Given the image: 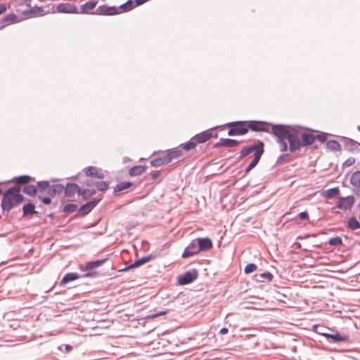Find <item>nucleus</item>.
<instances>
[{
    "label": "nucleus",
    "mask_w": 360,
    "mask_h": 360,
    "mask_svg": "<svg viewBox=\"0 0 360 360\" xmlns=\"http://www.w3.org/2000/svg\"><path fill=\"white\" fill-rule=\"evenodd\" d=\"M229 136L243 135L248 132V122H235L228 124Z\"/></svg>",
    "instance_id": "obj_4"
},
{
    "label": "nucleus",
    "mask_w": 360,
    "mask_h": 360,
    "mask_svg": "<svg viewBox=\"0 0 360 360\" xmlns=\"http://www.w3.org/2000/svg\"><path fill=\"white\" fill-rule=\"evenodd\" d=\"M172 159H152L150 165L152 167H158L165 165L171 162Z\"/></svg>",
    "instance_id": "obj_36"
},
{
    "label": "nucleus",
    "mask_w": 360,
    "mask_h": 360,
    "mask_svg": "<svg viewBox=\"0 0 360 360\" xmlns=\"http://www.w3.org/2000/svg\"><path fill=\"white\" fill-rule=\"evenodd\" d=\"M134 8V1L131 0H129L125 4L121 5L118 9L122 10L123 11H128L131 10Z\"/></svg>",
    "instance_id": "obj_42"
},
{
    "label": "nucleus",
    "mask_w": 360,
    "mask_h": 360,
    "mask_svg": "<svg viewBox=\"0 0 360 360\" xmlns=\"http://www.w3.org/2000/svg\"><path fill=\"white\" fill-rule=\"evenodd\" d=\"M196 243L197 241L195 240V238L189 243L182 253V258H188L200 253V251L198 250V247Z\"/></svg>",
    "instance_id": "obj_12"
},
{
    "label": "nucleus",
    "mask_w": 360,
    "mask_h": 360,
    "mask_svg": "<svg viewBox=\"0 0 360 360\" xmlns=\"http://www.w3.org/2000/svg\"><path fill=\"white\" fill-rule=\"evenodd\" d=\"M135 269V268H134V267L131 266V264H130V265H128V266H125V267H124V268H122V269H120L118 271H120V272H124V271H129V270H131V269Z\"/></svg>",
    "instance_id": "obj_54"
},
{
    "label": "nucleus",
    "mask_w": 360,
    "mask_h": 360,
    "mask_svg": "<svg viewBox=\"0 0 360 360\" xmlns=\"http://www.w3.org/2000/svg\"><path fill=\"white\" fill-rule=\"evenodd\" d=\"M80 187L78 184L75 183H67L65 186H64V195L66 198H72L77 193L78 195H79Z\"/></svg>",
    "instance_id": "obj_14"
},
{
    "label": "nucleus",
    "mask_w": 360,
    "mask_h": 360,
    "mask_svg": "<svg viewBox=\"0 0 360 360\" xmlns=\"http://www.w3.org/2000/svg\"><path fill=\"white\" fill-rule=\"evenodd\" d=\"M132 186H134V183L131 181H121L114 187L113 194H117L120 192L124 191Z\"/></svg>",
    "instance_id": "obj_26"
},
{
    "label": "nucleus",
    "mask_w": 360,
    "mask_h": 360,
    "mask_svg": "<svg viewBox=\"0 0 360 360\" xmlns=\"http://www.w3.org/2000/svg\"><path fill=\"white\" fill-rule=\"evenodd\" d=\"M212 136V134L210 131L207 130L200 134H196L193 137V141L196 144L203 143L210 140Z\"/></svg>",
    "instance_id": "obj_21"
},
{
    "label": "nucleus",
    "mask_w": 360,
    "mask_h": 360,
    "mask_svg": "<svg viewBox=\"0 0 360 360\" xmlns=\"http://www.w3.org/2000/svg\"><path fill=\"white\" fill-rule=\"evenodd\" d=\"M153 258H155V256H153V255H148L139 259H136L134 262L131 264V266L138 268L145 264L146 263L150 262Z\"/></svg>",
    "instance_id": "obj_29"
},
{
    "label": "nucleus",
    "mask_w": 360,
    "mask_h": 360,
    "mask_svg": "<svg viewBox=\"0 0 360 360\" xmlns=\"http://www.w3.org/2000/svg\"><path fill=\"white\" fill-rule=\"evenodd\" d=\"M58 181L56 179H51V181H39V193L37 195L43 204L49 205L51 203L52 198L60 195L64 190V186L61 184H51L50 182Z\"/></svg>",
    "instance_id": "obj_1"
},
{
    "label": "nucleus",
    "mask_w": 360,
    "mask_h": 360,
    "mask_svg": "<svg viewBox=\"0 0 360 360\" xmlns=\"http://www.w3.org/2000/svg\"><path fill=\"white\" fill-rule=\"evenodd\" d=\"M260 159H252L251 162L245 167V172L248 173L250 172L253 168L256 167V165L259 163V161Z\"/></svg>",
    "instance_id": "obj_45"
},
{
    "label": "nucleus",
    "mask_w": 360,
    "mask_h": 360,
    "mask_svg": "<svg viewBox=\"0 0 360 360\" xmlns=\"http://www.w3.org/2000/svg\"><path fill=\"white\" fill-rule=\"evenodd\" d=\"M316 327V331L317 333L320 334L322 335V333H326L325 332V328L322 327V326H315Z\"/></svg>",
    "instance_id": "obj_52"
},
{
    "label": "nucleus",
    "mask_w": 360,
    "mask_h": 360,
    "mask_svg": "<svg viewBox=\"0 0 360 360\" xmlns=\"http://www.w3.org/2000/svg\"><path fill=\"white\" fill-rule=\"evenodd\" d=\"M101 199L102 198L94 199L81 205L79 209L77 208V213L75 214V217H83L89 214L96 207Z\"/></svg>",
    "instance_id": "obj_7"
},
{
    "label": "nucleus",
    "mask_w": 360,
    "mask_h": 360,
    "mask_svg": "<svg viewBox=\"0 0 360 360\" xmlns=\"http://www.w3.org/2000/svg\"><path fill=\"white\" fill-rule=\"evenodd\" d=\"M96 193V189L82 188L80 187V191L79 196H81L82 199L86 200L94 195Z\"/></svg>",
    "instance_id": "obj_34"
},
{
    "label": "nucleus",
    "mask_w": 360,
    "mask_h": 360,
    "mask_svg": "<svg viewBox=\"0 0 360 360\" xmlns=\"http://www.w3.org/2000/svg\"><path fill=\"white\" fill-rule=\"evenodd\" d=\"M150 175L153 180H156L160 175V171H152Z\"/></svg>",
    "instance_id": "obj_50"
},
{
    "label": "nucleus",
    "mask_w": 360,
    "mask_h": 360,
    "mask_svg": "<svg viewBox=\"0 0 360 360\" xmlns=\"http://www.w3.org/2000/svg\"><path fill=\"white\" fill-rule=\"evenodd\" d=\"M63 347H64L65 352L67 353L70 352L72 349V346L70 345H67V344L60 345V347H58V349L60 351H63Z\"/></svg>",
    "instance_id": "obj_48"
},
{
    "label": "nucleus",
    "mask_w": 360,
    "mask_h": 360,
    "mask_svg": "<svg viewBox=\"0 0 360 360\" xmlns=\"http://www.w3.org/2000/svg\"><path fill=\"white\" fill-rule=\"evenodd\" d=\"M331 335H332V333H329L327 332L322 333V336L325 337L329 341L330 340Z\"/></svg>",
    "instance_id": "obj_58"
},
{
    "label": "nucleus",
    "mask_w": 360,
    "mask_h": 360,
    "mask_svg": "<svg viewBox=\"0 0 360 360\" xmlns=\"http://www.w3.org/2000/svg\"><path fill=\"white\" fill-rule=\"evenodd\" d=\"M134 227H135V226H134V225H133V224H128V225L126 226L125 229H126L127 231H129V230H131V229H134Z\"/></svg>",
    "instance_id": "obj_61"
},
{
    "label": "nucleus",
    "mask_w": 360,
    "mask_h": 360,
    "mask_svg": "<svg viewBox=\"0 0 360 360\" xmlns=\"http://www.w3.org/2000/svg\"><path fill=\"white\" fill-rule=\"evenodd\" d=\"M238 144V141L233 139H221L218 143H217L214 146H226V147H233Z\"/></svg>",
    "instance_id": "obj_32"
},
{
    "label": "nucleus",
    "mask_w": 360,
    "mask_h": 360,
    "mask_svg": "<svg viewBox=\"0 0 360 360\" xmlns=\"http://www.w3.org/2000/svg\"><path fill=\"white\" fill-rule=\"evenodd\" d=\"M198 250L200 252H207L213 248V243L210 238H196Z\"/></svg>",
    "instance_id": "obj_10"
},
{
    "label": "nucleus",
    "mask_w": 360,
    "mask_h": 360,
    "mask_svg": "<svg viewBox=\"0 0 360 360\" xmlns=\"http://www.w3.org/2000/svg\"><path fill=\"white\" fill-rule=\"evenodd\" d=\"M95 183H96V181H93V180H86L85 181V185L88 187H91L92 186H95Z\"/></svg>",
    "instance_id": "obj_53"
},
{
    "label": "nucleus",
    "mask_w": 360,
    "mask_h": 360,
    "mask_svg": "<svg viewBox=\"0 0 360 360\" xmlns=\"http://www.w3.org/2000/svg\"><path fill=\"white\" fill-rule=\"evenodd\" d=\"M196 146H197V144L193 141V139L192 137L187 143L181 144V147L183 149H184L185 150L188 151V150H191L192 149H194Z\"/></svg>",
    "instance_id": "obj_40"
},
{
    "label": "nucleus",
    "mask_w": 360,
    "mask_h": 360,
    "mask_svg": "<svg viewBox=\"0 0 360 360\" xmlns=\"http://www.w3.org/2000/svg\"><path fill=\"white\" fill-rule=\"evenodd\" d=\"M22 217H26L27 215H33L37 214V211L35 210V205L32 202H28L25 204L22 208Z\"/></svg>",
    "instance_id": "obj_25"
},
{
    "label": "nucleus",
    "mask_w": 360,
    "mask_h": 360,
    "mask_svg": "<svg viewBox=\"0 0 360 360\" xmlns=\"http://www.w3.org/2000/svg\"><path fill=\"white\" fill-rule=\"evenodd\" d=\"M287 143H289L290 150L291 152H295L300 149V146L302 145L300 143V140L298 136L295 134H290L288 138L286 139Z\"/></svg>",
    "instance_id": "obj_19"
},
{
    "label": "nucleus",
    "mask_w": 360,
    "mask_h": 360,
    "mask_svg": "<svg viewBox=\"0 0 360 360\" xmlns=\"http://www.w3.org/2000/svg\"><path fill=\"white\" fill-rule=\"evenodd\" d=\"M216 159H212L209 163H208V166L211 167V166H214L218 164V162H214V161Z\"/></svg>",
    "instance_id": "obj_60"
},
{
    "label": "nucleus",
    "mask_w": 360,
    "mask_h": 360,
    "mask_svg": "<svg viewBox=\"0 0 360 360\" xmlns=\"http://www.w3.org/2000/svg\"><path fill=\"white\" fill-rule=\"evenodd\" d=\"M20 188L11 186L4 193L2 192L1 207L3 212H9L25 200V197L20 193Z\"/></svg>",
    "instance_id": "obj_2"
},
{
    "label": "nucleus",
    "mask_w": 360,
    "mask_h": 360,
    "mask_svg": "<svg viewBox=\"0 0 360 360\" xmlns=\"http://www.w3.org/2000/svg\"><path fill=\"white\" fill-rule=\"evenodd\" d=\"M169 313V310L160 311L156 314H153L151 315H148L146 316V319H154L160 316L166 315Z\"/></svg>",
    "instance_id": "obj_46"
},
{
    "label": "nucleus",
    "mask_w": 360,
    "mask_h": 360,
    "mask_svg": "<svg viewBox=\"0 0 360 360\" xmlns=\"http://www.w3.org/2000/svg\"><path fill=\"white\" fill-rule=\"evenodd\" d=\"M228 332H229V328H226V327L221 328V330H219V333L221 335L226 334V333H228Z\"/></svg>",
    "instance_id": "obj_57"
},
{
    "label": "nucleus",
    "mask_w": 360,
    "mask_h": 360,
    "mask_svg": "<svg viewBox=\"0 0 360 360\" xmlns=\"http://www.w3.org/2000/svg\"><path fill=\"white\" fill-rule=\"evenodd\" d=\"M7 9V6L4 4L0 5V15L4 13Z\"/></svg>",
    "instance_id": "obj_55"
},
{
    "label": "nucleus",
    "mask_w": 360,
    "mask_h": 360,
    "mask_svg": "<svg viewBox=\"0 0 360 360\" xmlns=\"http://www.w3.org/2000/svg\"><path fill=\"white\" fill-rule=\"evenodd\" d=\"M4 21L6 23V24H10V23H16V22H18L19 20L18 19V17L16 15L13 14V13H11V14H8V15H6L4 18Z\"/></svg>",
    "instance_id": "obj_41"
},
{
    "label": "nucleus",
    "mask_w": 360,
    "mask_h": 360,
    "mask_svg": "<svg viewBox=\"0 0 360 360\" xmlns=\"http://www.w3.org/2000/svg\"><path fill=\"white\" fill-rule=\"evenodd\" d=\"M356 159H346V160L343 162L344 166H351L355 163Z\"/></svg>",
    "instance_id": "obj_51"
},
{
    "label": "nucleus",
    "mask_w": 360,
    "mask_h": 360,
    "mask_svg": "<svg viewBox=\"0 0 360 360\" xmlns=\"http://www.w3.org/2000/svg\"><path fill=\"white\" fill-rule=\"evenodd\" d=\"M95 186L98 191L104 192L109 188V183L108 181H96Z\"/></svg>",
    "instance_id": "obj_39"
},
{
    "label": "nucleus",
    "mask_w": 360,
    "mask_h": 360,
    "mask_svg": "<svg viewBox=\"0 0 360 360\" xmlns=\"http://www.w3.org/2000/svg\"><path fill=\"white\" fill-rule=\"evenodd\" d=\"M249 129H252L255 131H269L271 125L264 122L251 121L248 122Z\"/></svg>",
    "instance_id": "obj_13"
},
{
    "label": "nucleus",
    "mask_w": 360,
    "mask_h": 360,
    "mask_svg": "<svg viewBox=\"0 0 360 360\" xmlns=\"http://www.w3.org/2000/svg\"><path fill=\"white\" fill-rule=\"evenodd\" d=\"M272 131L278 139L279 148L281 151H285L288 148L286 139L290 135L288 130L283 126L271 127Z\"/></svg>",
    "instance_id": "obj_3"
},
{
    "label": "nucleus",
    "mask_w": 360,
    "mask_h": 360,
    "mask_svg": "<svg viewBox=\"0 0 360 360\" xmlns=\"http://www.w3.org/2000/svg\"><path fill=\"white\" fill-rule=\"evenodd\" d=\"M264 152V144L259 142L256 144L247 146L241 151V157L253 155L254 158H260Z\"/></svg>",
    "instance_id": "obj_5"
},
{
    "label": "nucleus",
    "mask_w": 360,
    "mask_h": 360,
    "mask_svg": "<svg viewBox=\"0 0 360 360\" xmlns=\"http://www.w3.org/2000/svg\"><path fill=\"white\" fill-rule=\"evenodd\" d=\"M226 170V169L223 168V165H221L218 169L219 173H222Z\"/></svg>",
    "instance_id": "obj_62"
},
{
    "label": "nucleus",
    "mask_w": 360,
    "mask_h": 360,
    "mask_svg": "<svg viewBox=\"0 0 360 360\" xmlns=\"http://www.w3.org/2000/svg\"><path fill=\"white\" fill-rule=\"evenodd\" d=\"M85 174L86 176L91 178H96L98 179H103L105 177L104 173L101 169H98L97 167L90 166L84 169Z\"/></svg>",
    "instance_id": "obj_17"
},
{
    "label": "nucleus",
    "mask_w": 360,
    "mask_h": 360,
    "mask_svg": "<svg viewBox=\"0 0 360 360\" xmlns=\"http://www.w3.org/2000/svg\"><path fill=\"white\" fill-rule=\"evenodd\" d=\"M38 186L39 181L37 182L36 185L28 184L26 186H23L22 192L29 196L34 197L38 195L39 193V187Z\"/></svg>",
    "instance_id": "obj_22"
},
{
    "label": "nucleus",
    "mask_w": 360,
    "mask_h": 360,
    "mask_svg": "<svg viewBox=\"0 0 360 360\" xmlns=\"http://www.w3.org/2000/svg\"><path fill=\"white\" fill-rule=\"evenodd\" d=\"M108 260V257H105L101 259H97L95 261H90L86 263L85 266L84 268V271L92 270L97 267L102 266L105 262Z\"/></svg>",
    "instance_id": "obj_24"
},
{
    "label": "nucleus",
    "mask_w": 360,
    "mask_h": 360,
    "mask_svg": "<svg viewBox=\"0 0 360 360\" xmlns=\"http://www.w3.org/2000/svg\"><path fill=\"white\" fill-rule=\"evenodd\" d=\"M153 155H160V158H178L182 155V154L181 150L174 148L166 151L155 152Z\"/></svg>",
    "instance_id": "obj_20"
},
{
    "label": "nucleus",
    "mask_w": 360,
    "mask_h": 360,
    "mask_svg": "<svg viewBox=\"0 0 360 360\" xmlns=\"http://www.w3.org/2000/svg\"><path fill=\"white\" fill-rule=\"evenodd\" d=\"M340 193V190L338 187H333L325 190L323 191L322 195L326 198H333L338 196Z\"/></svg>",
    "instance_id": "obj_33"
},
{
    "label": "nucleus",
    "mask_w": 360,
    "mask_h": 360,
    "mask_svg": "<svg viewBox=\"0 0 360 360\" xmlns=\"http://www.w3.org/2000/svg\"><path fill=\"white\" fill-rule=\"evenodd\" d=\"M349 338L347 335H342L338 332L331 335L330 341L333 343L347 342Z\"/></svg>",
    "instance_id": "obj_31"
},
{
    "label": "nucleus",
    "mask_w": 360,
    "mask_h": 360,
    "mask_svg": "<svg viewBox=\"0 0 360 360\" xmlns=\"http://www.w3.org/2000/svg\"><path fill=\"white\" fill-rule=\"evenodd\" d=\"M273 275L269 271H265L260 274H255L254 278L257 282H269L273 279Z\"/></svg>",
    "instance_id": "obj_27"
},
{
    "label": "nucleus",
    "mask_w": 360,
    "mask_h": 360,
    "mask_svg": "<svg viewBox=\"0 0 360 360\" xmlns=\"http://www.w3.org/2000/svg\"><path fill=\"white\" fill-rule=\"evenodd\" d=\"M122 11H120L118 8L115 6H101L98 7L96 10L97 14L104 15H113L118 13H120Z\"/></svg>",
    "instance_id": "obj_16"
},
{
    "label": "nucleus",
    "mask_w": 360,
    "mask_h": 360,
    "mask_svg": "<svg viewBox=\"0 0 360 360\" xmlns=\"http://www.w3.org/2000/svg\"><path fill=\"white\" fill-rule=\"evenodd\" d=\"M326 148L331 151L341 150L340 144L335 140H330L326 143Z\"/></svg>",
    "instance_id": "obj_37"
},
{
    "label": "nucleus",
    "mask_w": 360,
    "mask_h": 360,
    "mask_svg": "<svg viewBox=\"0 0 360 360\" xmlns=\"http://www.w3.org/2000/svg\"><path fill=\"white\" fill-rule=\"evenodd\" d=\"M299 217L302 220H307L309 219V214L307 211L301 212L299 214Z\"/></svg>",
    "instance_id": "obj_49"
},
{
    "label": "nucleus",
    "mask_w": 360,
    "mask_h": 360,
    "mask_svg": "<svg viewBox=\"0 0 360 360\" xmlns=\"http://www.w3.org/2000/svg\"><path fill=\"white\" fill-rule=\"evenodd\" d=\"M198 277V272L195 269L186 271L177 277V282L179 285H185L195 281Z\"/></svg>",
    "instance_id": "obj_6"
},
{
    "label": "nucleus",
    "mask_w": 360,
    "mask_h": 360,
    "mask_svg": "<svg viewBox=\"0 0 360 360\" xmlns=\"http://www.w3.org/2000/svg\"><path fill=\"white\" fill-rule=\"evenodd\" d=\"M328 244L331 246H338L342 244V240L340 236H335L328 240Z\"/></svg>",
    "instance_id": "obj_43"
},
{
    "label": "nucleus",
    "mask_w": 360,
    "mask_h": 360,
    "mask_svg": "<svg viewBox=\"0 0 360 360\" xmlns=\"http://www.w3.org/2000/svg\"><path fill=\"white\" fill-rule=\"evenodd\" d=\"M78 207H77V205H76L75 203H68L66 204L63 207V211L69 214H71L72 212H74L75 211H76L77 210Z\"/></svg>",
    "instance_id": "obj_38"
},
{
    "label": "nucleus",
    "mask_w": 360,
    "mask_h": 360,
    "mask_svg": "<svg viewBox=\"0 0 360 360\" xmlns=\"http://www.w3.org/2000/svg\"><path fill=\"white\" fill-rule=\"evenodd\" d=\"M146 169V166L143 165H134L129 168V174L131 176H137L143 174Z\"/></svg>",
    "instance_id": "obj_30"
},
{
    "label": "nucleus",
    "mask_w": 360,
    "mask_h": 360,
    "mask_svg": "<svg viewBox=\"0 0 360 360\" xmlns=\"http://www.w3.org/2000/svg\"><path fill=\"white\" fill-rule=\"evenodd\" d=\"M98 275V272L96 271L90 270L89 271L86 272V274L81 275V277H96Z\"/></svg>",
    "instance_id": "obj_47"
},
{
    "label": "nucleus",
    "mask_w": 360,
    "mask_h": 360,
    "mask_svg": "<svg viewBox=\"0 0 360 360\" xmlns=\"http://www.w3.org/2000/svg\"><path fill=\"white\" fill-rule=\"evenodd\" d=\"M352 145H353L354 147H356L358 150H359V149H360V144H359V143H357L354 142V143H352Z\"/></svg>",
    "instance_id": "obj_64"
},
{
    "label": "nucleus",
    "mask_w": 360,
    "mask_h": 360,
    "mask_svg": "<svg viewBox=\"0 0 360 360\" xmlns=\"http://www.w3.org/2000/svg\"><path fill=\"white\" fill-rule=\"evenodd\" d=\"M34 179L29 176V175H21L13 177L11 180L4 181V184H8V183H14L15 185L13 186H17L18 188H21V186H26L27 184H30V181H32Z\"/></svg>",
    "instance_id": "obj_11"
},
{
    "label": "nucleus",
    "mask_w": 360,
    "mask_h": 360,
    "mask_svg": "<svg viewBox=\"0 0 360 360\" xmlns=\"http://www.w3.org/2000/svg\"><path fill=\"white\" fill-rule=\"evenodd\" d=\"M48 217H49L51 219H53L56 218V215L54 213H50L48 214Z\"/></svg>",
    "instance_id": "obj_63"
},
{
    "label": "nucleus",
    "mask_w": 360,
    "mask_h": 360,
    "mask_svg": "<svg viewBox=\"0 0 360 360\" xmlns=\"http://www.w3.org/2000/svg\"><path fill=\"white\" fill-rule=\"evenodd\" d=\"M354 201L355 198L353 195L340 197L335 204V206L340 210H347L354 205Z\"/></svg>",
    "instance_id": "obj_9"
},
{
    "label": "nucleus",
    "mask_w": 360,
    "mask_h": 360,
    "mask_svg": "<svg viewBox=\"0 0 360 360\" xmlns=\"http://www.w3.org/2000/svg\"><path fill=\"white\" fill-rule=\"evenodd\" d=\"M81 278V275L77 274V272H69L64 275L63 278L60 280L59 283L60 286H64L65 285L69 283L70 282L74 281L78 278Z\"/></svg>",
    "instance_id": "obj_23"
},
{
    "label": "nucleus",
    "mask_w": 360,
    "mask_h": 360,
    "mask_svg": "<svg viewBox=\"0 0 360 360\" xmlns=\"http://www.w3.org/2000/svg\"><path fill=\"white\" fill-rule=\"evenodd\" d=\"M347 227L352 231H355L360 229V222L355 217H351L347 221Z\"/></svg>",
    "instance_id": "obj_35"
},
{
    "label": "nucleus",
    "mask_w": 360,
    "mask_h": 360,
    "mask_svg": "<svg viewBox=\"0 0 360 360\" xmlns=\"http://www.w3.org/2000/svg\"><path fill=\"white\" fill-rule=\"evenodd\" d=\"M97 5L96 1H89L84 4L82 5L80 7L79 13H89Z\"/></svg>",
    "instance_id": "obj_28"
},
{
    "label": "nucleus",
    "mask_w": 360,
    "mask_h": 360,
    "mask_svg": "<svg viewBox=\"0 0 360 360\" xmlns=\"http://www.w3.org/2000/svg\"><path fill=\"white\" fill-rule=\"evenodd\" d=\"M311 236L315 237V236H316V234H314V233H312V234H306V235H304V236H298V237H297V238H298V239H306V238H308L309 237H311Z\"/></svg>",
    "instance_id": "obj_56"
},
{
    "label": "nucleus",
    "mask_w": 360,
    "mask_h": 360,
    "mask_svg": "<svg viewBox=\"0 0 360 360\" xmlns=\"http://www.w3.org/2000/svg\"><path fill=\"white\" fill-rule=\"evenodd\" d=\"M56 10L59 13H79L77 6L68 2L59 4L56 7Z\"/></svg>",
    "instance_id": "obj_15"
},
{
    "label": "nucleus",
    "mask_w": 360,
    "mask_h": 360,
    "mask_svg": "<svg viewBox=\"0 0 360 360\" xmlns=\"http://www.w3.org/2000/svg\"><path fill=\"white\" fill-rule=\"evenodd\" d=\"M257 268V266L254 263H249L248 264L245 269H244V273L245 274H249L250 273L254 272Z\"/></svg>",
    "instance_id": "obj_44"
},
{
    "label": "nucleus",
    "mask_w": 360,
    "mask_h": 360,
    "mask_svg": "<svg viewBox=\"0 0 360 360\" xmlns=\"http://www.w3.org/2000/svg\"><path fill=\"white\" fill-rule=\"evenodd\" d=\"M300 139L302 146H309L315 143L318 140L320 143H323L326 141V135L325 134H318L316 136L310 133H302Z\"/></svg>",
    "instance_id": "obj_8"
},
{
    "label": "nucleus",
    "mask_w": 360,
    "mask_h": 360,
    "mask_svg": "<svg viewBox=\"0 0 360 360\" xmlns=\"http://www.w3.org/2000/svg\"><path fill=\"white\" fill-rule=\"evenodd\" d=\"M148 0H136V5L140 6L146 3Z\"/></svg>",
    "instance_id": "obj_59"
},
{
    "label": "nucleus",
    "mask_w": 360,
    "mask_h": 360,
    "mask_svg": "<svg viewBox=\"0 0 360 360\" xmlns=\"http://www.w3.org/2000/svg\"><path fill=\"white\" fill-rule=\"evenodd\" d=\"M350 183L354 187L353 192L360 195V170H358L352 174L350 178Z\"/></svg>",
    "instance_id": "obj_18"
}]
</instances>
